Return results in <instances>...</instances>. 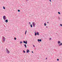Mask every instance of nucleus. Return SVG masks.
<instances>
[{
    "label": "nucleus",
    "mask_w": 62,
    "mask_h": 62,
    "mask_svg": "<svg viewBox=\"0 0 62 62\" xmlns=\"http://www.w3.org/2000/svg\"><path fill=\"white\" fill-rule=\"evenodd\" d=\"M36 31H35V36H37V33H36Z\"/></svg>",
    "instance_id": "f8f14e48"
},
{
    "label": "nucleus",
    "mask_w": 62,
    "mask_h": 62,
    "mask_svg": "<svg viewBox=\"0 0 62 62\" xmlns=\"http://www.w3.org/2000/svg\"><path fill=\"white\" fill-rule=\"evenodd\" d=\"M50 2H51V0H49Z\"/></svg>",
    "instance_id": "cd10ccee"
},
{
    "label": "nucleus",
    "mask_w": 62,
    "mask_h": 62,
    "mask_svg": "<svg viewBox=\"0 0 62 62\" xmlns=\"http://www.w3.org/2000/svg\"><path fill=\"white\" fill-rule=\"evenodd\" d=\"M24 46H25V48H26L27 46H26V44H24Z\"/></svg>",
    "instance_id": "9b49d317"
},
{
    "label": "nucleus",
    "mask_w": 62,
    "mask_h": 62,
    "mask_svg": "<svg viewBox=\"0 0 62 62\" xmlns=\"http://www.w3.org/2000/svg\"><path fill=\"white\" fill-rule=\"evenodd\" d=\"M18 12H20V10H18Z\"/></svg>",
    "instance_id": "412c9836"
},
{
    "label": "nucleus",
    "mask_w": 62,
    "mask_h": 62,
    "mask_svg": "<svg viewBox=\"0 0 62 62\" xmlns=\"http://www.w3.org/2000/svg\"><path fill=\"white\" fill-rule=\"evenodd\" d=\"M51 40V39H49V40Z\"/></svg>",
    "instance_id": "7c9ffc66"
},
{
    "label": "nucleus",
    "mask_w": 62,
    "mask_h": 62,
    "mask_svg": "<svg viewBox=\"0 0 62 62\" xmlns=\"http://www.w3.org/2000/svg\"><path fill=\"white\" fill-rule=\"evenodd\" d=\"M44 25L45 26H46V23H44Z\"/></svg>",
    "instance_id": "dca6fc26"
},
{
    "label": "nucleus",
    "mask_w": 62,
    "mask_h": 62,
    "mask_svg": "<svg viewBox=\"0 0 62 62\" xmlns=\"http://www.w3.org/2000/svg\"><path fill=\"white\" fill-rule=\"evenodd\" d=\"M47 23H49V22H47Z\"/></svg>",
    "instance_id": "473e14b6"
},
{
    "label": "nucleus",
    "mask_w": 62,
    "mask_h": 62,
    "mask_svg": "<svg viewBox=\"0 0 62 62\" xmlns=\"http://www.w3.org/2000/svg\"><path fill=\"white\" fill-rule=\"evenodd\" d=\"M29 24H31V23H30V22H29Z\"/></svg>",
    "instance_id": "b1692460"
},
{
    "label": "nucleus",
    "mask_w": 62,
    "mask_h": 62,
    "mask_svg": "<svg viewBox=\"0 0 62 62\" xmlns=\"http://www.w3.org/2000/svg\"><path fill=\"white\" fill-rule=\"evenodd\" d=\"M26 52L27 53H28L30 52V51L29 49H27L26 50Z\"/></svg>",
    "instance_id": "39448f33"
},
{
    "label": "nucleus",
    "mask_w": 62,
    "mask_h": 62,
    "mask_svg": "<svg viewBox=\"0 0 62 62\" xmlns=\"http://www.w3.org/2000/svg\"><path fill=\"white\" fill-rule=\"evenodd\" d=\"M60 26H62V24H60Z\"/></svg>",
    "instance_id": "5701e85b"
},
{
    "label": "nucleus",
    "mask_w": 62,
    "mask_h": 62,
    "mask_svg": "<svg viewBox=\"0 0 62 62\" xmlns=\"http://www.w3.org/2000/svg\"><path fill=\"white\" fill-rule=\"evenodd\" d=\"M58 13L59 14H60V13L59 12H58Z\"/></svg>",
    "instance_id": "4be33fe9"
},
{
    "label": "nucleus",
    "mask_w": 62,
    "mask_h": 62,
    "mask_svg": "<svg viewBox=\"0 0 62 62\" xmlns=\"http://www.w3.org/2000/svg\"><path fill=\"white\" fill-rule=\"evenodd\" d=\"M37 35H38V36H39V33L38 32H37Z\"/></svg>",
    "instance_id": "ddd939ff"
},
{
    "label": "nucleus",
    "mask_w": 62,
    "mask_h": 62,
    "mask_svg": "<svg viewBox=\"0 0 62 62\" xmlns=\"http://www.w3.org/2000/svg\"><path fill=\"white\" fill-rule=\"evenodd\" d=\"M14 39H16V38H14Z\"/></svg>",
    "instance_id": "bb28decb"
},
{
    "label": "nucleus",
    "mask_w": 62,
    "mask_h": 62,
    "mask_svg": "<svg viewBox=\"0 0 62 62\" xmlns=\"http://www.w3.org/2000/svg\"><path fill=\"white\" fill-rule=\"evenodd\" d=\"M35 23L32 22V24L33 25V27H35Z\"/></svg>",
    "instance_id": "f03ea898"
},
{
    "label": "nucleus",
    "mask_w": 62,
    "mask_h": 62,
    "mask_svg": "<svg viewBox=\"0 0 62 62\" xmlns=\"http://www.w3.org/2000/svg\"><path fill=\"white\" fill-rule=\"evenodd\" d=\"M38 41L39 42V41H41V39H38Z\"/></svg>",
    "instance_id": "0eeeda50"
},
{
    "label": "nucleus",
    "mask_w": 62,
    "mask_h": 62,
    "mask_svg": "<svg viewBox=\"0 0 62 62\" xmlns=\"http://www.w3.org/2000/svg\"><path fill=\"white\" fill-rule=\"evenodd\" d=\"M32 53H33V51H32Z\"/></svg>",
    "instance_id": "c85d7f7f"
},
{
    "label": "nucleus",
    "mask_w": 62,
    "mask_h": 62,
    "mask_svg": "<svg viewBox=\"0 0 62 62\" xmlns=\"http://www.w3.org/2000/svg\"><path fill=\"white\" fill-rule=\"evenodd\" d=\"M23 52L24 53H25V51L23 50Z\"/></svg>",
    "instance_id": "a211bd4d"
},
{
    "label": "nucleus",
    "mask_w": 62,
    "mask_h": 62,
    "mask_svg": "<svg viewBox=\"0 0 62 62\" xmlns=\"http://www.w3.org/2000/svg\"><path fill=\"white\" fill-rule=\"evenodd\" d=\"M61 45H62V43H61L59 45V46H61Z\"/></svg>",
    "instance_id": "1a4fd4ad"
},
{
    "label": "nucleus",
    "mask_w": 62,
    "mask_h": 62,
    "mask_svg": "<svg viewBox=\"0 0 62 62\" xmlns=\"http://www.w3.org/2000/svg\"><path fill=\"white\" fill-rule=\"evenodd\" d=\"M23 43H25V44H27V40L26 41H23Z\"/></svg>",
    "instance_id": "20e7f679"
},
{
    "label": "nucleus",
    "mask_w": 62,
    "mask_h": 62,
    "mask_svg": "<svg viewBox=\"0 0 62 62\" xmlns=\"http://www.w3.org/2000/svg\"><path fill=\"white\" fill-rule=\"evenodd\" d=\"M58 44H60V43H61V42H60V41H58Z\"/></svg>",
    "instance_id": "6e6552de"
},
{
    "label": "nucleus",
    "mask_w": 62,
    "mask_h": 62,
    "mask_svg": "<svg viewBox=\"0 0 62 62\" xmlns=\"http://www.w3.org/2000/svg\"><path fill=\"white\" fill-rule=\"evenodd\" d=\"M2 40H3V41H4V42L5 40V39H3Z\"/></svg>",
    "instance_id": "9d476101"
},
{
    "label": "nucleus",
    "mask_w": 62,
    "mask_h": 62,
    "mask_svg": "<svg viewBox=\"0 0 62 62\" xmlns=\"http://www.w3.org/2000/svg\"><path fill=\"white\" fill-rule=\"evenodd\" d=\"M46 28H48V27L46 26Z\"/></svg>",
    "instance_id": "c756f323"
},
{
    "label": "nucleus",
    "mask_w": 62,
    "mask_h": 62,
    "mask_svg": "<svg viewBox=\"0 0 62 62\" xmlns=\"http://www.w3.org/2000/svg\"><path fill=\"white\" fill-rule=\"evenodd\" d=\"M6 49L7 50V53L9 54L10 53V52L9 51H8V49L6 48Z\"/></svg>",
    "instance_id": "f257e3e1"
},
{
    "label": "nucleus",
    "mask_w": 62,
    "mask_h": 62,
    "mask_svg": "<svg viewBox=\"0 0 62 62\" xmlns=\"http://www.w3.org/2000/svg\"><path fill=\"white\" fill-rule=\"evenodd\" d=\"M57 61H58L59 60V59H57Z\"/></svg>",
    "instance_id": "a878e982"
},
{
    "label": "nucleus",
    "mask_w": 62,
    "mask_h": 62,
    "mask_svg": "<svg viewBox=\"0 0 62 62\" xmlns=\"http://www.w3.org/2000/svg\"><path fill=\"white\" fill-rule=\"evenodd\" d=\"M2 38H3V39H5V37L3 36L2 37Z\"/></svg>",
    "instance_id": "2eb2a0df"
},
{
    "label": "nucleus",
    "mask_w": 62,
    "mask_h": 62,
    "mask_svg": "<svg viewBox=\"0 0 62 62\" xmlns=\"http://www.w3.org/2000/svg\"><path fill=\"white\" fill-rule=\"evenodd\" d=\"M33 46L34 47H35V46L34 45H33Z\"/></svg>",
    "instance_id": "393cba45"
},
{
    "label": "nucleus",
    "mask_w": 62,
    "mask_h": 62,
    "mask_svg": "<svg viewBox=\"0 0 62 62\" xmlns=\"http://www.w3.org/2000/svg\"><path fill=\"white\" fill-rule=\"evenodd\" d=\"M26 32H27V31H26L25 33V34L26 35Z\"/></svg>",
    "instance_id": "f3484780"
},
{
    "label": "nucleus",
    "mask_w": 62,
    "mask_h": 62,
    "mask_svg": "<svg viewBox=\"0 0 62 62\" xmlns=\"http://www.w3.org/2000/svg\"><path fill=\"white\" fill-rule=\"evenodd\" d=\"M50 39H51V38H50Z\"/></svg>",
    "instance_id": "f704fd0d"
},
{
    "label": "nucleus",
    "mask_w": 62,
    "mask_h": 62,
    "mask_svg": "<svg viewBox=\"0 0 62 62\" xmlns=\"http://www.w3.org/2000/svg\"><path fill=\"white\" fill-rule=\"evenodd\" d=\"M22 43H23V42L22 41H21L20 42V44H22Z\"/></svg>",
    "instance_id": "6ab92c4d"
},
{
    "label": "nucleus",
    "mask_w": 62,
    "mask_h": 62,
    "mask_svg": "<svg viewBox=\"0 0 62 62\" xmlns=\"http://www.w3.org/2000/svg\"><path fill=\"white\" fill-rule=\"evenodd\" d=\"M3 18L4 20H5L6 19V16H3Z\"/></svg>",
    "instance_id": "7ed1b4c3"
},
{
    "label": "nucleus",
    "mask_w": 62,
    "mask_h": 62,
    "mask_svg": "<svg viewBox=\"0 0 62 62\" xmlns=\"http://www.w3.org/2000/svg\"><path fill=\"white\" fill-rule=\"evenodd\" d=\"M5 22L6 23H7L8 22V19H7L5 21Z\"/></svg>",
    "instance_id": "423d86ee"
},
{
    "label": "nucleus",
    "mask_w": 62,
    "mask_h": 62,
    "mask_svg": "<svg viewBox=\"0 0 62 62\" xmlns=\"http://www.w3.org/2000/svg\"><path fill=\"white\" fill-rule=\"evenodd\" d=\"M30 26L31 27H32L33 26H32V24H31Z\"/></svg>",
    "instance_id": "4468645a"
},
{
    "label": "nucleus",
    "mask_w": 62,
    "mask_h": 62,
    "mask_svg": "<svg viewBox=\"0 0 62 62\" xmlns=\"http://www.w3.org/2000/svg\"><path fill=\"white\" fill-rule=\"evenodd\" d=\"M3 9H5V7H3Z\"/></svg>",
    "instance_id": "aec40b11"
},
{
    "label": "nucleus",
    "mask_w": 62,
    "mask_h": 62,
    "mask_svg": "<svg viewBox=\"0 0 62 62\" xmlns=\"http://www.w3.org/2000/svg\"><path fill=\"white\" fill-rule=\"evenodd\" d=\"M16 39H15V40H16Z\"/></svg>",
    "instance_id": "72a5a7b5"
},
{
    "label": "nucleus",
    "mask_w": 62,
    "mask_h": 62,
    "mask_svg": "<svg viewBox=\"0 0 62 62\" xmlns=\"http://www.w3.org/2000/svg\"><path fill=\"white\" fill-rule=\"evenodd\" d=\"M46 59H47V58H46Z\"/></svg>",
    "instance_id": "2f4dec72"
},
{
    "label": "nucleus",
    "mask_w": 62,
    "mask_h": 62,
    "mask_svg": "<svg viewBox=\"0 0 62 62\" xmlns=\"http://www.w3.org/2000/svg\"><path fill=\"white\" fill-rule=\"evenodd\" d=\"M27 0V1H28V0Z\"/></svg>",
    "instance_id": "c9c22d12"
}]
</instances>
